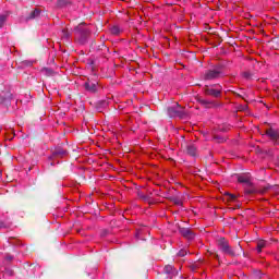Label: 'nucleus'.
Returning <instances> with one entry per match:
<instances>
[{
  "label": "nucleus",
  "mask_w": 279,
  "mask_h": 279,
  "mask_svg": "<svg viewBox=\"0 0 279 279\" xmlns=\"http://www.w3.org/2000/svg\"><path fill=\"white\" fill-rule=\"evenodd\" d=\"M217 245L222 254H227V256H231L232 258L241 256V254L245 256V252H243V246H241V244H238L233 248L232 246H230V242L226 240V238H219L217 240Z\"/></svg>",
  "instance_id": "1"
},
{
  "label": "nucleus",
  "mask_w": 279,
  "mask_h": 279,
  "mask_svg": "<svg viewBox=\"0 0 279 279\" xmlns=\"http://www.w3.org/2000/svg\"><path fill=\"white\" fill-rule=\"evenodd\" d=\"M166 112L171 119H175V117L184 119L186 117V110L178 102L173 106L167 107Z\"/></svg>",
  "instance_id": "2"
},
{
  "label": "nucleus",
  "mask_w": 279,
  "mask_h": 279,
  "mask_svg": "<svg viewBox=\"0 0 279 279\" xmlns=\"http://www.w3.org/2000/svg\"><path fill=\"white\" fill-rule=\"evenodd\" d=\"M223 77V69L221 66L209 69L202 75V80L205 82H213Z\"/></svg>",
  "instance_id": "3"
},
{
  "label": "nucleus",
  "mask_w": 279,
  "mask_h": 279,
  "mask_svg": "<svg viewBox=\"0 0 279 279\" xmlns=\"http://www.w3.org/2000/svg\"><path fill=\"white\" fill-rule=\"evenodd\" d=\"M215 85L208 86L205 85L204 86V93L205 95H207L208 97H214L215 99H219V97H221V90L223 89V87H221V85H219V88H214Z\"/></svg>",
  "instance_id": "4"
},
{
  "label": "nucleus",
  "mask_w": 279,
  "mask_h": 279,
  "mask_svg": "<svg viewBox=\"0 0 279 279\" xmlns=\"http://www.w3.org/2000/svg\"><path fill=\"white\" fill-rule=\"evenodd\" d=\"M197 102L206 109H210V108H221V102L217 101V100H209V99H205L202 97L197 98Z\"/></svg>",
  "instance_id": "5"
},
{
  "label": "nucleus",
  "mask_w": 279,
  "mask_h": 279,
  "mask_svg": "<svg viewBox=\"0 0 279 279\" xmlns=\"http://www.w3.org/2000/svg\"><path fill=\"white\" fill-rule=\"evenodd\" d=\"M84 88L87 93H98L99 92V83L97 81H93L90 78H88L85 83H84Z\"/></svg>",
  "instance_id": "6"
},
{
  "label": "nucleus",
  "mask_w": 279,
  "mask_h": 279,
  "mask_svg": "<svg viewBox=\"0 0 279 279\" xmlns=\"http://www.w3.org/2000/svg\"><path fill=\"white\" fill-rule=\"evenodd\" d=\"M179 232L187 241H193V239H195V232L190 228L180 227Z\"/></svg>",
  "instance_id": "7"
},
{
  "label": "nucleus",
  "mask_w": 279,
  "mask_h": 279,
  "mask_svg": "<svg viewBox=\"0 0 279 279\" xmlns=\"http://www.w3.org/2000/svg\"><path fill=\"white\" fill-rule=\"evenodd\" d=\"M266 135L275 143V145H279V132L278 130L270 128L266 130Z\"/></svg>",
  "instance_id": "8"
},
{
  "label": "nucleus",
  "mask_w": 279,
  "mask_h": 279,
  "mask_svg": "<svg viewBox=\"0 0 279 279\" xmlns=\"http://www.w3.org/2000/svg\"><path fill=\"white\" fill-rule=\"evenodd\" d=\"M88 36H90V31L88 29H81L78 31V43L80 45H86V43H88Z\"/></svg>",
  "instance_id": "9"
},
{
  "label": "nucleus",
  "mask_w": 279,
  "mask_h": 279,
  "mask_svg": "<svg viewBox=\"0 0 279 279\" xmlns=\"http://www.w3.org/2000/svg\"><path fill=\"white\" fill-rule=\"evenodd\" d=\"M163 274L168 276V278H175L178 276L179 271L173 268L171 265H166L163 268Z\"/></svg>",
  "instance_id": "10"
},
{
  "label": "nucleus",
  "mask_w": 279,
  "mask_h": 279,
  "mask_svg": "<svg viewBox=\"0 0 279 279\" xmlns=\"http://www.w3.org/2000/svg\"><path fill=\"white\" fill-rule=\"evenodd\" d=\"M66 154H69V151H66V148L62 146H57L53 150V156H59V158H63Z\"/></svg>",
  "instance_id": "11"
},
{
  "label": "nucleus",
  "mask_w": 279,
  "mask_h": 279,
  "mask_svg": "<svg viewBox=\"0 0 279 279\" xmlns=\"http://www.w3.org/2000/svg\"><path fill=\"white\" fill-rule=\"evenodd\" d=\"M185 151L187 154V156H192L193 158H195V156H197V147H195V145L190 144L186 146Z\"/></svg>",
  "instance_id": "12"
},
{
  "label": "nucleus",
  "mask_w": 279,
  "mask_h": 279,
  "mask_svg": "<svg viewBox=\"0 0 279 279\" xmlns=\"http://www.w3.org/2000/svg\"><path fill=\"white\" fill-rule=\"evenodd\" d=\"M71 3H72L71 0H57V8L62 10L64 8H69Z\"/></svg>",
  "instance_id": "13"
},
{
  "label": "nucleus",
  "mask_w": 279,
  "mask_h": 279,
  "mask_svg": "<svg viewBox=\"0 0 279 279\" xmlns=\"http://www.w3.org/2000/svg\"><path fill=\"white\" fill-rule=\"evenodd\" d=\"M39 16H40V9H35L26 17V21H34V19H38Z\"/></svg>",
  "instance_id": "14"
},
{
  "label": "nucleus",
  "mask_w": 279,
  "mask_h": 279,
  "mask_svg": "<svg viewBox=\"0 0 279 279\" xmlns=\"http://www.w3.org/2000/svg\"><path fill=\"white\" fill-rule=\"evenodd\" d=\"M238 182H240V184H245V186H252V181L250 180V178L244 175H239Z\"/></svg>",
  "instance_id": "15"
},
{
  "label": "nucleus",
  "mask_w": 279,
  "mask_h": 279,
  "mask_svg": "<svg viewBox=\"0 0 279 279\" xmlns=\"http://www.w3.org/2000/svg\"><path fill=\"white\" fill-rule=\"evenodd\" d=\"M140 199H143V202H148V204H151V193L149 194H143V192L138 193Z\"/></svg>",
  "instance_id": "16"
},
{
  "label": "nucleus",
  "mask_w": 279,
  "mask_h": 279,
  "mask_svg": "<svg viewBox=\"0 0 279 279\" xmlns=\"http://www.w3.org/2000/svg\"><path fill=\"white\" fill-rule=\"evenodd\" d=\"M264 247H267V242H265L263 240L257 241V246H256L257 254H260V252H263Z\"/></svg>",
  "instance_id": "17"
},
{
  "label": "nucleus",
  "mask_w": 279,
  "mask_h": 279,
  "mask_svg": "<svg viewBox=\"0 0 279 279\" xmlns=\"http://www.w3.org/2000/svg\"><path fill=\"white\" fill-rule=\"evenodd\" d=\"M169 199L172 204H175V206H182V198L180 196H170Z\"/></svg>",
  "instance_id": "18"
},
{
  "label": "nucleus",
  "mask_w": 279,
  "mask_h": 279,
  "mask_svg": "<svg viewBox=\"0 0 279 279\" xmlns=\"http://www.w3.org/2000/svg\"><path fill=\"white\" fill-rule=\"evenodd\" d=\"M245 193L247 195H254V193H258V189L254 187V183H252V186H246Z\"/></svg>",
  "instance_id": "19"
},
{
  "label": "nucleus",
  "mask_w": 279,
  "mask_h": 279,
  "mask_svg": "<svg viewBox=\"0 0 279 279\" xmlns=\"http://www.w3.org/2000/svg\"><path fill=\"white\" fill-rule=\"evenodd\" d=\"M225 195L228 196V202H236V195L230 194V192H226Z\"/></svg>",
  "instance_id": "20"
},
{
  "label": "nucleus",
  "mask_w": 279,
  "mask_h": 279,
  "mask_svg": "<svg viewBox=\"0 0 279 279\" xmlns=\"http://www.w3.org/2000/svg\"><path fill=\"white\" fill-rule=\"evenodd\" d=\"M110 32L111 34H113V36H119V34L121 33V29L119 28V26H112Z\"/></svg>",
  "instance_id": "21"
},
{
  "label": "nucleus",
  "mask_w": 279,
  "mask_h": 279,
  "mask_svg": "<svg viewBox=\"0 0 279 279\" xmlns=\"http://www.w3.org/2000/svg\"><path fill=\"white\" fill-rule=\"evenodd\" d=\"M269 189H271V185H266L262 190H257V193H259L260 195H265V193H267Z\"/></svg>",
  "instance_id": "22"
},
{
  "label": "nucleus",
  "mask_w": 279,
  "mask_h": 279,
  "mask_svg": "<svg viewBox=\"0 0 279 279\" xmlns=\"http://www.w3.org/2000/svg\"><path fill=\"white\" fill-rule=\"evenodd\" d=\"M8 21V15H0V29L5 25V22Z\"/></svg>",
  "instance_id": "23"
},
{
  "label": "nucleus",
  "mask_w": 279,
  "mask_h": 279,
  "mask_svg": "<svg viewBox=\"0 0 279 279\" xmlns=\"http://www.w3.org/2000/svg\"><path fill=\"white\" fill-rule=\"evenodd\" d=\"M43 73H45V75L51 76V75H53V70H51L49 68H44Z\"/></svg>",
  "instance_id": "24"
},
{
  "label": "nucleus",
  "mask_w": 279,
  "mask_h": 279,
  "mask_svg": "<svg viewBox=\"0 0 279 279\" xmlns=\"http://www.w3.org/2000/svg\"><path fill=\"white\" fill-rule=\"evenodd\" d=\"M71 36V33L68 31V28L62 29V38H69Z\"/></svg>",
  "instance_id": "25"
},
{
  "label": "nucleus",
  "mask_w": 279,
  "mask_h": 279,
  "mask_svg": "<svg viewBox=\"0 0 279 279\" xmlns=\"http://www.w3.org/2000/svg\"><path fill=\"white\" fill-rule=\"evenodd\" d=\"M190 269L192 271H197V269H199V264H197V263L191 264Z\"/></svg>",
  "instance_id": "26"
},
{
  "label": "nucleus",
  "mask_w": 279,
  "mask_h": 279,
  "mask_svg": "<svg viewBox=\"0 0 279 279\" xmlns=\"http://www.w3.org/2000/svg\"><path fill=\"white\" fill-rule=\"evenodd\" d=\"M242 75L245 80H252L253 77V74L251 72H243Z\"/></svg>",
  "instance_id": "27"
},
{
  "label": "nucleus",
  "mask_w": 279,
  "mask_h": 279,
  "mask_svg": "<svg viewBox=\"0 0 279 279\" xmlns=\"http://www.w3.org/2000/svg\"><path fill=\"white\" fill-rule=\"evenodd\" d=\"M186 254H189V251L186 250H181L178 252V256H180L181 258H183V256H186Z\"/></svg>",
  "instance_id": "28"
},
{
  "label": "nucleus",
  "mask_w": 279,
  "mask_h": 279,
  "mask_svg": "<svg viewBox=\"0 0 279 279\" xmlns=\"http://www.w3.org/2000/svg\"><path fill=\"white\" fill-rule=\"evenodd\" d=\"M215 141H217L218 143H226V138L225 137H221L219 135H216L215 137Z\"/></svg>",
  "instance_id": "29"
},
{
  "label": "nucleus",
  "mask_w": 279,
  "mask_h": 279,
  "mask_svg": "<svg viewBox=\"0 0 279 279\" xmlns=\"http://www.w3.org/2000/svg\"><path fill=\"white\" fill-rule=\"evenodd\" d=\"M100 105H101L102 107H106V106H108V102H107L106 100H101V101H100Z\"/></svg>",
  "instance_id": "30"
},
{
  "label": "nucleus",
  "mask_w": 279,
  "mask_h": 279,
  "mask_svg": "<svg viewBox=\"0 0 279 279\" xmlns=\"http://www.w3.org/2000/svg\"><path fill=\"white\" fill-rule=\"evenodd\" d=\"M215 258H217V260H219V255L216 254V255H215Z\"/></svg>",
  "instance_id": "31"
},
{
  "label": "nucleus",
  "mask_w": 279,
  "mask_h": 279,
  "mask_svg": "<svg viewBox=\"0 0 279 279\" xmlns=\"http://www.w3.org/2000/svg\"><path fill=\"white\" fill-rule=\"evenodd\" d=\"M4 226H3V222H0V228H3Z\"/></svg>",
  "instance_id": "32"
}]
</instances>
